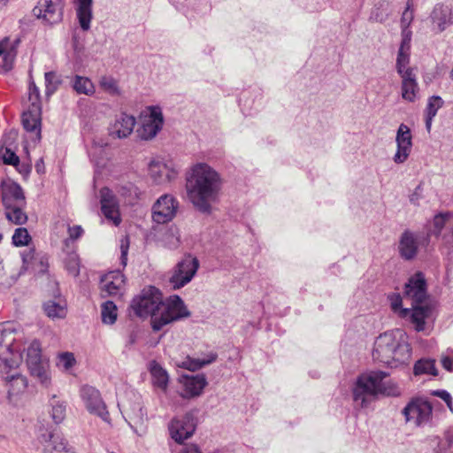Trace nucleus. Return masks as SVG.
Listing matches in <instances>:
<instances>
[{
  "label": "nucleus",
  "mask_w": 453,
  "mask_h": 453,
  "mask_svg": "<svg viewBox=\"0 0 453 453\" xmlns=\"http://www.w3.org/2000/svg\"><path fill=\"white\" fill-rule=\"evenodd\" d=\"M171 437L177 442L182 443L192 436L196 430L193 417L186 414L180 418H173L169 426Z\"/></svg>",
  "instance_id": "nucleus-17"
},
{
  "label": "nucleus",
  "mask_w": 453,
  "mask_h": 453,
  "mask_svg": "<svg viewBox=\"0 0 453 453\" xmlns=\"http://www.w3.org/2000/svg\"><path fill=\"white\" fill-rule=\"evenodd\" d=\"M22 126L24 129L35 134V142H40L42 135V119L41 115H21Z\"/></svg>",
  "instance_id": "nucleus-32"
},
{
  "label": "nucleus",
  "mask_w": 453,
  "mask_h": 453,
  "mask_svg": "<svg viewBox=\"0 0 453 453\" xmlns=\"http://www.w3.org/2000/svg\"><path fill=\"white\" fill-rule=\"evenodd\" d=\"M9 0H0V10L2 8H4V6H6V4H8Z\"/></svg>",
  "instance_id": "nucleus-64"
},
{
  "label": "nucleus",
  "mask_w": 453,
  "mask_h": 453,
  "mask_svg": "<svg viewBox=\"0 0 453 453\" xmlns=\"http://www.w3.org/2000/svg\"><path fill=\"white\" fill-rule=\"evenodd\" d=\"M448 408L451 412H453V403H452V398L449 399V402H445Z\"/></svg>",
  "instance_id": "nucleus-62"
},
{
  "label": "nucleus",
  "mask_w": 453,
  "mask_h": 453,
  "mask_svg": "<svg viewBox=\"0 0 453 453\" xmlns=\"http://www.w3.org/2000/svg\"><path fill=\"white\" fill-rule=\"evenodd\" d=\"M49 403L51 408L50 416L54 423L57 425L60 424L65 418L66 403L58 398L55 395L50 397Z\"/></svg>",
  "instance_id": "nucleus-35"
},
{
  "label": "nucleus",
  "mask_w": 453,
  "mask_h": 453,
  "mask_svg": "<svg viewBox=\"0 0 453 453\" xmlns=\"http://www.w3.org/2000/svg\"><path fill=\"white\" fill-rule=\"evenodd\" d=\"M402 414L406 422L414 421L417 426H424L432 421L433 406L423 398H414L403 409Z\"/></svg>",
  "instance_id": "nucleus-10"
},
{
  "label": "nucleus",
  "mask_w": 453,
  "mask_h": 453,
  "mask_svg": "<svg viewBox=\"0 0 453 453\" xmlns=\"http://www.w3.org/2000/svg\"><path fill=\"white\" fill-rule=\"evenodd\" d=\"M26 364L30 375L38 382L48 388L51 383L50 365L47 358L42 356L41 344L38 341H33L27 349Z\"/></svg>",
  "instance_id": "nucleus-7"
},
{
  "label": "nucleus",
  "mask_w": 453,
  "mask_h": 453,
  "mask_svg": "<svg viewBox=\"0 0 453 453\" xmlns=\"http://www.w3.org/2000/svg\"><path fill=\"white\" fill-rule=\"evenodd\" d=\"M77 3L78 6L76 11L80 26L83 31H88L90 28V22L93 17V0H77Z\"/></svg>",
  "instance_id": "nucleus-29"
},
{
  "label": "nucleus",
  "mask_w": 453,
  "mask_h": 453,
  "mask_svg": "<svg viewBox=\"0 0 453 453\" xmlns=\"http://www.w3.org/2000/svg\"><path fill=\"white\" fill-rule=\"evenodd\" d=\"M206 385L207 381L203 374H197L196 376H184V389L180 395L183 398H192L198 396L202 394Z\"/></svg>",
  "instance_id": "nucleus-26"
},
{
  "label": "nucleus",
  "mask_w": 453,
  "mask_h": 453,
  "mask_svg": "<svg viewBox=\"0 0 453 453\" xmlns=\"http://www.w3.org/2000/svg\"><path fill=\"white\" fill-rule=\"evenodd\" d=\"M18 369L19 367H9L7 364L0 365V377L7 392V399L13 405L18 404L19 395L26 391L28 385L27 377Z\"/></svg>",
  "instance_id": "nucleus-8"
},
{
  "label": "nucleus",
  "mask_w": 453,
  "mask_h": 453,
  "mask_svg": "<svg viewBox=\"0 0 453 453\" xmlns=\"http://www.w3.org/2000/svg\"><path fill=\"white\" fill-rule=\"evenodd\" d=\"M46 315L51 319H64L66 316V304L65 302L49 301L43 304Z\"/></svg>",
  "instance_id": "nucleus-37"
},
{
  "label": "nucleus",
  "mask_w": 453,
  "mask_h": 453,
  "mask_svg": "<svg viewBox=\"0 0 453 453\" xmlns=\"http://www.w3.org/2000/svg\"><path fill=\"white\" fill-rule=\"evenodd\" d=\"M423 238L420 233H414L410 230H404L400 238L398 251L404 260H412L418 254L420 241Z\"/></svg>",
  "instance_id": "nucleus-18"
},
{
  "label": "nucleus",
  "mask_w": 453,
  "mask_h": 453,
  "mask_svg": "<svg viewBox=\"0 0 453 453\" xmlns=\"http://www.w3.org/2000/svg\"><path fill=\"white\" fill-rule=\"evenodd\" d=\"M442 104L443 100L440 96H434L430 97L426 106V113H436Z\"/></svg>",
  "instance_id": "nucleus-48"
},
{
  "label": "nucleus",
  "mask_w": 453,
  "mask_h": 453,
  "mask_svg": "<svg viewBox=\"0 0 453 453\" xmlns=\"http://www.w3.org/2000/svg\"><path fill=\"white\" fill-rule=\"evenodd\" d=\"M135 341H136V334L134 332H132L128 337V343L134 344L135 342Z\"/></svg>",
  "instance_id": "nucleus-61"
},
{
  "label": "nucleus",
  "mask_w": 453,
  "mask_h": 453,
  "mask_svg": "<svg viewBox=\"0 0 453 453\" xmlns=\"http://www.w3.org/2000/svg\"><path fill=\"white\" fill-rule=\"evenodd\" d=\"M69 236L72 240H76L83 234V229L81 226H73L68 227Z\"/></svg>",
  "instance_id": "nucleus-53"
},
{
  "label": "nucleus",
  "mask_w": 453,
  "mask_h": 453,
  "mask_svg": "<svg viewBox=\"0 0 453 453\" xmlns=\"http://www.w3.org/2000/svg\"><path fill=\"white\" fill-rule=\"evenodd\" d=\"M146 110L148 111V113L151 114L162 113L163 111L162 107L159 104L147 106Z\"/></svg>",
  "instance_id": "nucleus-58"
},
{
  "label": "nucleus",
  "mask_w": 453,
  "mask_h": 453,
  "mask_svg": "<svg viewBox=\"0 0 453 453\" xmlns=\"http://www.w3.org/2000/svg\"><path fill=\"white\" fill-rule=\"evenodd\" d=\"M27 106L21 113H42L40 91L34 81L29 85Z\"/></svg>",
  "instance_id": "nucleus-33"
},
{
  "label": "nucleus",
  "mask_w": 453,
  "mask_h": 453,
  "mask_svg": "<svg viewBox=\"0 0 453 453\" xmlns=\"http://www.w3.org/2000/svg\"><path fill=\"white\" fill-rule=\"evenodd\" d=\"M19 40L15 42V45L12 46L10 50H8L3 55V65L1 66L2 73H7L12 70L13 66V63L16 58V50L15 46L19 43Z\"/></svg>",
  "instance_id": "nucleus-45"
},
{
  "label": "nucleus",
  "mask_w": 453,
  "mask_h": 453,
  "mask_svg": "<svg viewBox=\"0 0 453 453\" xmlns=\"http://www.w3.org/2000/svg\"><path fill=\"white\" fill-rule=\"evenodd\" d=\"M411 140V129L406 125L401 124L395 137L397 150L394 156V161L396 164H402L408 158L412 147Z\"/></svg>",
  "instance_id": "nucleus-19"
},
{
  "label": "nucleus",
  "mask_w": 453,
  "mask_h": 453,
  "mask_svg": "<svg viewBox=\"0 0 453 453\" xmlns=\"http://www.w3.org/2000/svg\"><path fill=\"white\" fill-rule=\"evenodd\" d=\"M405 296L413 303H423L427 297L426 280L421 272H417L411 276L404 285Z\"/></svg>",
  "instance_id": "nucleus-15"
},
{
  "label": "nucleus",
  "mask_w": 453,
  "mask_h": 453,
  "mask_svg": "<svg viewBox=\"0 0 453 453\" xmlns=\"http://www.w3.org/2000/svg\"><path fill=\"white\" fill-rule=\"evenodd\" d=\"M165 245L170 250H175L180 245V237L173 232L165 234Z\"/></svg>",
  "instance_id": "nucleus-49"
},
{
  "label": "nucleus",
  "mask_w": 453,
  "mask_h": 453,
  "mask_svg": "<svg viewBox=\"0 0 453 453\" xmlns=\"http://www.w3.org/2000/svg\"><path fill=\"white\" fill-rule=\"evenodd\" d=\"M73 88L78 94L91 95L95 92L92 81L86 77L76 75L73 82Z\"/></svg>",
  "instance_id": "nucleus-41"
},
{
  "label": "nucleus",
  "mask_w": 453,
  "mask_h": 453,
  "mask_svg": "<svg viewBox=\"0 0 453 453\" xmlns=\"http://www.w3.org/2000/svg\"><path fill=\"white\" fill-rule=\"evenodd\" d=\"M75 364V357L71 352H64L58 356V365L67 371Z\"/></svg>",
  "instance_id": "nucleus-47"
},
{
  "label": "nucleus",
  "mask_w": 453,
  "mask_h": 453,
  "mask_svg": "<svg viewBox=\"0 0 453 453\" xmlns=\"http://www.w3.org/2000/svg\"><path fill=\"white\" fill-rule=\"evenodd\" d=\"M99 85L101 88L110 96H118L121 95V89L119 87L118 81L111 76L104 75L101 77Z\"/></svg>",
  "instance_id": "nucleus-42"
},
{
  "label": "nucleus",
  "mask_w": 453,
  "mask_h": 453,
  "mask_svg": "<svg viewBox=\"0 0 453 453\" xmlns=\"http://www.w3.org/2000/svg\"><path fill=\"white\" fill-rule=\"evenodd\" d=\"M222 180L220 175L209 165L200 163L193 166L187 180V192L194 207L202 213L210 214L211 204L219 199Z\"/></svg>",
  "instance_id": "nucleus-1"
},
{
  "label": "nucleus",
  "mask_w": 453,
  "mask_h": 453,
  "mask_svg": "<svg viewBox=\"0 0 453 453\" xmlns=\"http://www.w3.org/2000/svg\"><path fill=\"white\" fill-rule=\"evenodd\" d=\"M31 241V236L25 227H19L14 231L12 235V244L16 247L28 245Z\"/></svg>",
  "instance_id": "nucleus-43"
},
{
  "label": "nucleus",
  "mask_w": 453,
  "mask_h": 453,
  "mask_svg": "<svg viewBox=\"0 0 453 453\" xmlns=\"http://www.w3.org/2000/svg\"><path fill=\"white\" fill-rule=\"evenodd\" d=\"M34 16L42 19L46 24H57L63 19V8L52 0H39L32 11Z\"/></svg>",
  "instance_id": "nucleus-14"
},
{
  "label": "nucleus",
  "mask_w": 453,
  "mask_h": 453,
  "mask_svg": "<svg viewBox=\"0 0 453 453\" xmlns=\"http://www.w3.org/2000/svg\"><path fill=\"white\" fill-rule=\"evenodd\" d=\"M81 396L91 414L100 417L105 422H110V414L96 388L88 385L83 386L81 389Z\"/></svg>",
  "instance_id": "nucleus-11"
},
{
  "label": "nucleus",
  "mask_w": 453,
  "mask_h": 453,
  "mask_svg": "<svg viewBox=\"0 0 453 453\" xmlns=\"http://www.w3.org/2000/svg\"><path fill=\"white\" fill-rule=\"evenodd\" d=\"M102 322L106 325H113L118 318L117 306L112 301H106L101 305Z\"/></svg>",
  "instance_id": "nucleus-40"
},
{
  "label": "nucleus",
  "mask_w": 453,
  "mask_h": 453,
  "mask_svg": "<svg viewBox=\"0 0 453 453\" xmlns=\"http://www.w3.org/2000/svg\"><path fill=\"white\" fill-rule=\"evenodd\" d=\"M413 372L415 375L429 374L437 376L438 370L435 367V361L430 358L418 360L414 365Z\"/></svg>",
  "instance_id": "nucleus-39"
},
{
  "label": "nucleus",
  "mask_w": 453,
  "mask_h": 453,
  "mask_svg": "<svg viewBox=\"0 0 453 453\" xmlns=\"http://www.w3.org/2000/svg\"><path fill=\"white\" fill-rule=\"evenodd\" d=\"M163 304V295L158 288L150 286L142 290L140 295L135 296L131 303V308L134 314L140 318H151L157 315Z\"/></svg>",
  "instance_id": "nucleus-6"
},
{
  "label": "nucleus",
  "mask_w": 453,
  "mask_h": 453,
  "mask_svg": "<svg viewBox=\"0 0 453 453\" xmlns=\"http://www.w3.org/2000/svg\"><path fill=\"white\" fill-rule=\"evenodd\" d=\"M34 250H29L27 252L21 253V258H22V267L20 270V273L27 270L28 264L33 258Z\"/></svg>",
  "instance_id": "nucleus-51"
},
{
  "label": "nucleus",
  "mask_w": 453,
  "mask_h": 453,
  "mask_svg": "<svg viewBox=\"0 0 453 453\" xmlns=\"http://www.w3.org/2000/svg\"><path fill=\"white\" fill-rule=\"evenodd\" d=\"M9 39L4 38L2 42H0V56H3L8 50H6V44L8 43Z\"/></svg>",
  "instance_id": "nucleus-59"
},
{
  "label": "nucleus",
  "mask_w": 453,
  "mask_h": 453,
  "mask_svg": "<svg viewBox=\"0 0 453 453\" xmlns=\"http://www.w3.org/2000/svg\"><path fill=\"white\" fill-rule=\"evenodd\" d=\"M178 202L172 195L161 196L152 207V218L157 224L171 221L176 214Z\"/></svg>",
  "instance_id": "nucleus-12"
},
{
  "label": "nucleus",
  "mask_w": 453,
  "mask_h": 453,
  "mask_svg": "<svg viewBox=\"0 0 453 453\" xmlns=\"http://www.w3.org/2000/svg\"><path fill=\"white\" fill-rule=\"evenodd\" d=\"M164 115H140V126L136 132L142 140L154 138L162 129Z\"/></svg>",
  "instance_id": "nucleus-20"
},
{
  "label": "nucleus",
  "mask_w": 453,
  "mask_h": 453,
  "mask_svg": "<svg viewBox=\"0 0 453 453\" xmlns=\"http://www.w3.org/2000/svg\"><path fill=\"white\" fill-rule=\"evenodd\" d=\"M190 315L183 300L177 295L171 296L165 301L163 300L160 311L153 317L152 329L158 332L165 326L188 318Z\"/></svg>",
  "instance_id": "nucleus-5"
},
{
  "label": "nucleus",
  "mask_w": 453,
  "mask_h": 453,
  "mask_svg": "<svg viewBox=\"0 0 453 453\" xmlns=\"http://www.w3.org/2000/svg\"><path fill=\"white\" fill-rule=\"evenodd\" d=\"M218 357V355L216 353L211 352L206 356V357L203 358H190L188 357L187 360H185L182 363V367L190 370V371H196L201 369L202 367L210 365L213 363Z\"/></svg>",
  "instance_id": "nucleus-38"
},
{
  "label": "nucleus",
  "mask_w": 453,
  "mask_h": 453,
  "mask_svg": "<svg viewBox=\"0 0 453 453\" xmlns=\"http://www.w3.org/2000/svg\"><path fill=\"white\" fill-rule=\"evenodd\" d=\"M441 365L442 367L449 371V372H453V357H449V356H444L441 357Z\"/></svg>",
  "instance_id": "nucleus-54"
},
{
  "label": "nucleus",
  "mask_w": 453,
  "mask_h": 453,
  "mask_svg": "<svg viewBox=\"0 0 453 453\" xmlns=\"http://www.w3.org/2000/svg\"><path fill=\"white\" fill-rule=\"evenodd\" d=\"M124 285L125 276L119 270L110 272L101 279L102 296H120Z\"/></svg>",
  "instance_id": "nucleus-21"
},
{
  "label": "nucleus",
  "mask_w": 453,
  "mask_h": 453,
  "mask_svg": "<svg viewBox=\"0 0 453 453\" xmlns=\"http://www.w3.org/2000/svg\"><path fill=\"white\" fill-rule=\"evenodd\" d=\"M2 203L4 208L26 204V198L21 186L16 182L5 185L2 190Z\"/></svg>",
  "instance_id": "nucleus-24"
},
{
  "label": "nucleus",
  "mask_w": 453,
  "mask_h": 453,
  "mask_svg": "<svg viewBox=\"0 0 453 453\" xmlns=\"http://www.w3.org/2000/svg\"><path fill=\"white\" fill-rule=\"evenodd\" d=\"M39 440L41 442L49 443L48 447L51 446L52 449L58 452H70L71 448H68L67 441L60 438L59 436H56L52 432H47L43 434H40Z\"/></svg>",
  "instance_id": "nucleus-34"
},
{
  "label": "nucleus",
  "mask_w": 453,
  "mask_h": 453,
  "mask_svg": "<svg viewBox=\"0 0 453 453\" xmlns=\"http://www.w3.org/2000/svg\"><path fill=\"white\" fill-rule=\"evenodd\" d=\"M35 170L39 174H42L45 172L44 162L42 158H40L35 163Z\"/></svg>",
  "instance_id": "nucleus-57"
},
{
  "label": "nucleus",
  "mask_w": 453,
  "mask_h": 453,
  "mask_svg": "<svg viewBox=\"0 0 453 453\" xmlns=\"http://www.w3.org/2000/svg\"><path fill=\"white\" fill-rule=\"evenodd\" d=\"M44 77L46 86L45 93L47 96H50L58 89V87L60 84V80L54 72L45 73Z\"/></svg>",
  "instance_id": "nucleus-44"
},
{
  "label": "nucleus",
  "mask_w": 453,
  "mask_h": 453,
  "mask_svg": "<svg viewBox=\"0 0 453 453\" xmlns=\"http://www.w3.org/2000/svg\"><path fill=\"white\" fill-rule=\"evenodd\" d=\"M19 333L17 325L12 321L0 324V361L1 365L7 364L9 367H19L22 362L16 342Z\"/></svg>",
  "instance_id": "nucleus-4"
},
{
  "label": "nucleus",
  "mask_w": 453,
  "mask_h": 453,
  "mask_svg": "<svg viewBox=\"0 0 453 453\" xmlns=\"http://www.w3.org/2000/svg\"><path fill=\"white\" fill-rule=\"evenodd\" d=\"M26 204L12 205L11 208L5 209V217L12 224L24 225L27 223L28 218L24 211Z\"/></svg>",
  "instance_id": "nucleus-36"
},
{
  "label": "nucleus",
  "mask_w": 453,
  "mask_h": 453,
  "mask_svg": "<svg viewBox=\"0 0 453 453\" xmlns=\"http://www.w3.org/2000/svg\"><path fill=\"white\" fill-rule=\"evenodd\" d=\"M400 77L402 78L403 98L413 102L418 89L416 74L413 72Z\"/></svg>",
  "instance_id": "nucleus-30"
},
{
  "label": "nucleus",
  "mask_w": 453,
  "mask_h": 453,
  "mask_svg": "<svg viewBox=\"0 0 453 453\" xmlns=\"http://www.w3.org/2000/svg\"><path fill=\"white\" fill-rule=\"evenodd\" d=\"M134 126V115H116L115 121L108 128L109 135L114 139L126 138L133 132Z\"/></svg>",
  "instance_id": "nucleus-22"
},
{
  "label": "nucleus",
  "mask_w": 453,
  "mask_h": 453,
  "mask_svg": "<svg viewBox=\"0 0 453 453\" xmlns=\"http://www.w3.org/2000/svg\"><path fill=\"white\" fill-rule=\"evenodd\" d=\"M17 132L11 131L8 134H5L1 141L0 145V157L5 165H18L19 158L16 153L12 150V144L16 139Z\"/></svg>",
  "instance_id": "nucleus-27"
},
{
  "label": "nucleus",
  "mask_w": 453,
  "mask_h": 453,
  "mask_svg": "<svg viewBox=\"0 0 453 453\" xmlns=\"http://www.w3.org/2000/svg\"><path fill=\"white\" fill-rule=\"evenodd\" d=\"M432 395L440 397L444 402H449V399L452 398L450 394L444 389L434 390L432 392Z\"/></svg>",
  "instance_id": "nucleus-55"
},
{
  "label": "nucleus",
  "mask_w": 453,
  "mask_h": 453,
  "mask_svg": "<svg viewBox=\"0 0 453 453\" xmlns=\"http://www.w3.org/2000/svg\"><path fill=\"white\" fill-rule=\"evenodd\" d=\"M372 357L390 368L408 365L411 348L403 330L397 328L380 334L374 342Z\"/></svg>",
  "instance_id": "nucleus-2"
},
{
  "label": "nucleus",
  "mask_w": 453,
  "mask_h": 453,
  "mask_svg": "<svg viewBox=\"0 0 453 453\" xmlns=\"http://www.w3.org/2000/svg\"><path fill=\"white\" fill-rule=\"evenodd\" d=\"M149 171L151 178L157 184L168 182L175 175V173L170 170L165 164L158 161H152L150 164Z\"/></svg>",
  "instance_id": "nucleus-28"
},
{
  "label": "nucleus",
  "mask_w": 453,
  "mask_h": 453,
  "mask_svg": "<svg viewBox=\"0 0 453 453\" xmlns=\"http://www.w3.org/2000/svg\"><path fill=\"white\" fill-rule=\"evenodd\" d=\"M391 303V308L394 311L399 310L401 311L402 308V297L400 294H392L388 296Z\"/></svg>",
  "instance_id": "nucleus-50"
},
{
  "label": "nucleus",
  "mask_w": 453,
  "mask_h": 453,
  "mask_svg": "<svg viewBox=\"0 0 453 453\" xmlns=\"http://www.w3.org/2000/svg\"><path fill=\"white\" fill-rule=\"evenodd\" d=\"M150 372L153 385L163 391H166L169 381L167 372L156 361L150 363Z\"/></svg>",
  "instance_id": "nucleus-31"
},
{
  "label": "nucleus",
  "mask_w": 453,
  "mask_h": 453,
  "mask_svg": "<svg viewBox=\"0 0 453 453\" xmlns=\"http://www.w3.org/2000/svg\"><path fill=\"white\" fill-rule=\"evenodd\" d=\"M433 25L438 32L444 31L453 23V12L449 6L443 4H437L431 13Z\"/></svg>",
  "instance_id": "nucleus-25"
},
{
  "label": "nucleus",
  "mask_w": 453,
  "mask_h": 453,
  "mask_svg": "<svg viewBox=\"0 0 453 453\" xmlns=\"http://www.w3.org/2000/svg\"><path fill=\"white\" fill-rule=\"evenodd\" d=\"M433 315V307L427 303H411V309H402L400 316L402 318H409L410 321L414 325L417 332H422L426 328V320L429 319Z\"/></svg>",
  "instance_id": "nucleus-13"
},
{
  "label": "nucleus",
  "mask_w": 453,
  "mask_h": 453,
  "mask_svg": "<svg viewBox=\"0 0 453 453\" xmlns=\"http://www.w3.org/2000/svg\"><path fill=\"white\" fill-rule=\"evenodd\" d=\"M182 453H202L199 448L195 444L187 445L183 449Z\"/></svg>",
  "instance_id": "nucleus-56"
},
{
  "label": "nucleus",
  "mask_w": 453,
  "mask_h": 453,
  "mask_svg": "<svg viewBox=\"0 0 453 453\" xmlns=\"http://www.w3.org/2000/svg\"><path fill=\"white\" fill-rule=\"evenodd\" d=\"M388 376V373L382 371H371L359 375L352 389L354 402L364 408L379 394L391 395L383 382Z\"/></svg>",
  "instance_id": "nucleus-3"
},
{
  "label": "nucleus",
  "mask_w": 453,
  "mask_h": 453,
  "mask_svg": "<svg viewBox=\"0 0 453 453\" xmlns=\"http://www.w3.org/2000/svg\"><path fill=\"white\" fill-rule=\"evenodd\" d=\"M418 200L417 192H415L413 195H411L410 201L412 203H416V201Z\"/></svg>",
  "instance_id": "nucleus-63"
},
{
  "label": "nucleus",
  "mask_w": 453,
  "mask_h": 453,
  "mask_svg": "<svg viewBox=\"0 0 453 453\" xmlns=\"http://www.w3.org/2000/svg\"><path fill=\"white\" fill-rule=\"evenodd\" d=\"M101 210L105 218L111 219L118 226L120 223L118 203L115 196L108 188L101 190Z\"/></svg>",
  "instance_id": "nucleus-23"
},
{
  "label": "nucleus",
  "mask_w": 453,
  "mask_h": 453,
  "mask_svg": "<svg viewBox=\"0 0 453 453\" xmlns=\"http://www.w3.org/2000/svg\"><path fill=\"white\" fill-rule=\"evenodd\" d=\"M411 31L408 28L402 30V40L398 49L395 68L400 76L413 73V68L409 67L411 57Z\"/></svg>",
  "instance_id": "nucleus-16"
},
{
  "label": "nucleus",
  "mask_w": 453,
  "mask_h": 453,
  "mask_svg": "<svg viewBox=\"0 0 453 453\" xmlns=\"http://www.w3.org/2000/svg\"><path fill=\"white\" fill-rule=\"evenodd\" d=\"M129 249V243L127 241L126 243L122 241V243L120 245V250H121V256H120V262L123 267L127 265V253Z\"/></svg>",
  "instance_id": "nucleus-52"
},
{
  "label": "nucleus",
  "mask_w": 453,
  "mask_h": 453,
  "mask_svg": "<svg viewBox=\"0 0 453 453\" xmlns=\"http://www.w3.org/2000/svg\"><path fill=\"white\" fill-rule=\"evenodd\" d=\"M434 115H426V128L428 132H430V129H431V126H432V120H433V117Z\"/></svg>",
  "instance_id": "nucleus-60"
},
{
  "label": "nucleus",
  "mask_w": 453,
  "mask_h": 453,
  "mask_svg": "<svg viewBox=\"0 0 453 453\" xmlns=\"http://www.w3.org/2000/svg\"><path fill=\"white\" fill-rule=\"evenodd\" d=\"M199 268V261L191 255L185 256L174 266L169 278L173 289H179L189 283Z\"/></svg>",
  "instance_id": "nucleus-9"
},
{
  "label": "nucleus",
  "mask_w": 453,
  "mask_h": 453,
  "mask_svg": "<svg viewBox=\"0 0 453 453\" xmlns=\"http://www.w3.org/2000/svg\"><path fill=\"white\" fill-rule=\"evenodd\" d=\"M449 213H439L434 216L433 224H434V230L432 231L433 234L434 235H440L441 233V230L446 225L447 219L449 218Z\"/></svg>",
  "instance_id": "nucleus-46"
}]
</instances>
